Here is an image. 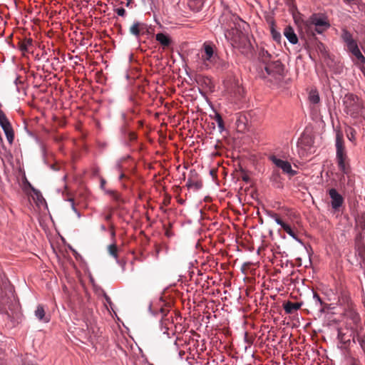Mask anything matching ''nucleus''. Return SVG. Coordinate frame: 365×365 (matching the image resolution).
Wrapping results in <instances>:
<instances>
[{"mask_svg": "<svg viewBox=\"0 0 365 365\" xmlns=\"http://www.w3.org/2000/svg\"><path fill=\"white\" fill-rule=\"evenodd\" d=\"M148 310H149V312H150L153 315H154V316L157 315V312H153V311L152 310V304H149Z\"/></svg>", "mask_w": 365, "mask_h": 365, "instance_id": "obj_51", "label": "nucleus"}, {"mask_svg": "<svg viewBox=\"0 0 365 365\" xmlns=\"http://www.w3.org/2000/svg\"><path fill=\"white\" fill-rule=\"evenodd\" d=\"M338 303L340 306L349 307L350 304V297L348 293L345 292H341L340 295L338 297Z\"/></svg>", "mask_w": 365, "mask_h": 365, "instance_id": "obj_19", "label": "nucleus"}, {"mask_svg": "<svg viewBox=\"0 0 365 365\" xmlns=\"http://www.w3.org/2000/svg\"><path fill=\"white\" fill-rule=\"evenodd\" d=\"M317 47L321 52H324L325 51L324 45L320 41L317 42Z\"/></svg>", "mask_w": 365, "mask_h": 365, "instance_id": "obj_40", "label": "nucleus"}, {"mask_svg": "<svg viewBox=\"0 0 365 365\" xmlns=\"http://www.w3.org/2000/svg\"><path fill=\"white\" fill-rule=\"evenodd\" d=\"M285 232L291 237H292L295 241H297V242H299L300 245H302V246L305 247V245L304 243L302 242V240L301 239H299L297 235L294 233V232L292 230V227H290V225L289 227H287V229L285 230Z\"/></svg>", "mask_w": 365, "mask_h": 365, "instance_id": "obj_25", "label": "nucleus"}, {"mask_svg": "<svg viewBox=\"0 0 365 365\" xmlns=\"http://www.w3.org/2000/svg\"><path fill=\"white\" fill-rule=\"evenodd\" d=\"M329 305L328 304L327 307L326 306H318L319 311L321 313H324L327 309H329Z\"/></svg>", "mask_w": 365, "mask_h": 365, "instance_id": "obj_44", "label": "nucleus"}, {"mask_svg": "<svg viewBox=\"0 0 365 365\" xmlns=\"http://www.w3.org/2000/svg\"><path fill=\"white\" fill-rule=\"evenodd\" d=\"M43 161L46 164V160L45 158V150H43Z\"/></svg>", "mask_w": 365, "mask_h": 365, "instance_id": "obj_59", "label": "nucleus"}, {"mask_svg": "<svg viewBox=\"0 0 365 365\" xmlns=\"http://www.w3.org/2000/svg\"><path fill=\"white\" fill-rule=\"evenodd\" d=\"M349 51L359 60L361 63L365 64V57L360 51L357 44L349 48Z\"/></svg>", "mask_w": 365, "mask_h": 365, "instance_id": "obj_17", "label": "nucleus"}, {"mask_svg": "<svg viewBox=\"0 0 365 365\" xmlns=\"http://www.w3.org/2000/svg\"><path fill=\"white\" fill-rule=\"evenodd\" d=\"M101 230L103 231V232H106V227L104 225H101Z\"/></svg>", "mask_w": 365, "mask_h": 365, "instance_id": "obj_57", "label": "nucleus"}, {"mask_svg": "<svg viewBox=\"0 0 365 365\" xmlns=\"http://www.w3.org/2000/svg\"><path fill=\"white\" fill-rule=\"evenodd\" d=\"M5 315L13 324H19L21 322L23 318L19 304L16 302H11V304L9 306V311L6 312Z\"/></svg>", "mask_w": 365, "mask_h": 365, "instance_id": "obj_6", "label": "nucleus"}, {"mask_svg": "<svg viewBox=\"0 0 365 365\" xmlns=\"http://www.w3.org/2000/svg\"><path fill=\"white\" fill-rule=\"evenodd\" d=\"M303 302H293L287 301L283 304V308L287 314H291L297 311L302 306Z\"/></svg>", "mask_w": 365, "mask_h": 365, "instance_id": "obj_11", "label": "nucleus"}, {"mask_svg": "<svg viewBox=\"0 0 365 365\" xmlns=\"http://www.w3.org/2000/svg\"><path fill=\"white\" fill-rule=\"evenodd\" d=\"M121 118H122V120L123 121L124 124H128L127 117H126V115L125 113H121Z\"/></svg>", "mask_w": 365, "mask_h": 365, "instance_id": "obj_48", "label": "nucleus"}, {"mask_svg": "<svg viewBox=\"0 0 365 365\" xmlns=\"http://www.w3.org/2000/svg\"><path fill=\"white\" fill-rule=\"evenodd\" d=\"M14 84L16 85V86H19V83H21V82L19 81V77L17 76L14 81Z\"/></svg>", "mask_w": 365, "mask_h": 365, "instance_id": "obj_52", "label": "nucleus"}, {"mask_svg": "<svg viewBox=\"0 0 365 365\" xmlns=\"http://www.w3.org/2000/svg\"><path fill=\"white\" fill-rule=\"evenodd\" d=\"M269 159L278 168L282 169L284 173L288 174L290 176H294L296 175L297 172L292 168V165L289 162L281 160L275 155H270Z\"/></svg>", "mask_w": 365, "mask_h": 365, "instance_id": "obj_7", "label": "nucleus"}, {"mask_svg": "<svg viewBox=\"0 0 365 365\" xmlns=\"http://www.w3.org/2000/svg\"><path fill=\"white\" fill-rule=\"evenodd\" d=\"M312 293H313V300L314 302V305L316 307H318V306L327 307L328 306V304L325 303L316 292L312 291Z\"/></svg>", "mask_w": 365, "mask_h": 365, "instance_id": "obj_24", "label": "nucleus"}, {"mask_svg": "<svg viewBox=\"0 0 365 365\" xmlns=\"http://www.w3.org/2000/svg\"><path fill=\"white\" fill-rule=\"evenodd\" d=\"M357 341L359 344V345L361 346V347L363 349H365V339H364L362 337H358L357 338Z\"/></svg>", "mask_w": 365, "mask_h": 365, "instance_id": "obj_39", "label": "nucleus"}, {"mask_svg": "<svg viewBox=\"0 0 365 365\" xmlns=\"http://www.w3.org/2000/svg\"><path fill=\"white\" fill-rule=\"evenodd\" d=\"M129 126L128 124H124L123 123V125L120 127V133L122 135V138L123 139L126 138V135H128V133L130 132L128 130V127Z\"/></svg>", "mask_w": 365, "mask_h": 365, "instance_id": "obj_30", "label": "nucleus"}, {"mask_svg": "<svg viewBox=\"0 0 365 365\" xmlns=\"http://www.w3.org/2000/svg\"><path fill=\"white\" fill-rule=\"evenodd\" d=\"M0 126L2 130L11 127V125L2 110H0Z\"/></svg>", "mask_w": 365, "mask_h": 365, "instance_id": "obj_20", "label": "nucleus"}, {"mask_svg": "<svg viewBox=\"0 0 365 365\" xmlns=\"http://www.w3.org/2000/svg\"><path fill=\"white\" fill-rule=\"evenodd\" d=\"M71 250L73 251L74 255L76 256V257H77V256H78V253L74 250V249H72L71 248Z\"/></svg>", "mask_w": 365, "mask_h": 365, "instance_id": "obj_58", "label": "nucleus"}, {"mask_svg": "<svg viewBox=\"0 0 365 365\" xmlns=\"http://www.w3.org/2000/svg\"><path fill=\"white\" fill-rule=\"evenodd\" d=\"M143 26L144 24L139 21H135L133 24L130 27L129 31L132 35L138 38L140 36V31L143 29Z\"/></svg>", "mask_w": 365, "mask_h": 365, "instance_id": "obj_16", "label": "nucleus"}, {"mask_svg": "<svg viewBox=\"0 0 365 365\" xmlns=\"http://www.w3.org/2000/svg\"><path fill=\"white\" fill-rule=\"evenodd\" d=\"M351 315L353 322L355 324H357L359 322V319H360L359 314L357 313H356L355 312H351Z\"/></svg>", "mask_w": 365, "mask_h": 365, "instance_id": "obj_36", "label": "nucleus"}, {"mask_svg": "<svg viewBox=\"0 0 365 365\" xmlns=\"http://www.w3.org/2000/svg\"><path fill=\"white\" fill-rule=\"evenodd\" d=\"M111 217H112V215L111 214H108V215H106L105 216V220L106 221H110L111 220Z\"/></svg>", "mask_w": 365, "mask_h": 365, "instance_id": "obj_53", "label": "nucleus"}, {"mask_svg": "<svg viewBox=\"0 0 365 365\" xmlns=\"http://www.w3.org/2000/svg\"><path fill=\"white\" fill-rule=\"evenodd\" d=\"M16 91L18 93H19L20 92V88H19V86H16Z\"/></svg>", "mask_w": 365, "mask_h": 365, "instance_id": "obj_63", "label": "nucleus"}, {"mask_svg": "<svg viewBox=\"0 0 365 365\" xmlns=\"http://www.w3.org/2000/svg\"><path fill=\"white\" fill-rule=\"evenodd\" d=\"M215 120L217 122L219 132L222 133L225 130L224 121L221 115L218 113H215Z\"/></svg>", "mask_w": 365, "mask_h": 365, "instance_id": "obj_21", "label": "nucleus"}, {"mask_svg": "<svg viewBox=\"0 0 365 365\" xmlns=\"http://www.w3.org/2000/svg\"><path fill=\"white\" fill-rule=\"evenodd\" d=\"M266 214L268 217H269L270 218L273 219L275 222L280 225L281 227L285 231L286 229H287V227H289V225L285 222H284L281 219H279L277 216V214L272 212V211H269V210H267L266 211Z\"/></svg>", "mask_w": 365, "mask_h": 365, "instance_id": "obj_18", "label": "nucleus"}, {"mask_svg": "<svg viewBox=\"0 0 365 365\" xmlns=\"http://www.w3.org/2000/svg\"><path fill=\"white\" fill-rule=\"evenodd\" d=\"M335 147L336 159L338 167L342 173H347L348 169L345 163L347 159V155L345 150L343 135L340 132H338L336 134Z\"/></svg>", "mask_w": 365, "mask_h": 365, "instance_id": "obj_4", "label": "nucleus"}, {"mask_svg": "<svg viewBox=\"0 0 365 365\" xmlns=\"http://www.w3.org/2000/svg\"><path fill=\"white\" fill-rule=\"evenodd\" d=\"M338 338L340 339L341 340L343 339V337L341 336V331L340 329L338 330Z\"/></svg>", "mask_w": 365, "mask_h": 365, "instance_id": "obj_56", "label": "nucleus"}, {"mask_svg": "<svg viewBox=\"0 0 365 365\" xmlns=\"http://www.w3.org/2000/svg\"><path fill=\"white\" fill-rule=\"evenodd\" d=\"M344 112L352 118H357L361 114L364 105L361 100L353 93H347L343 98Z\"/></svg>", "mask_w": 365, "mask_h": 365, "instance_id": "obj_3", "label": "nucleus"}, {"mask_svg": "<svg viewBox=\"0 0 365 365\" xmlns=\"http://www.w3.org/2000/svg\"><path fill=\"white\" fill-rule=\"evenodd\" d=\"M271 34H272V36L273 39L275 41L280 42L282 36L279 31H276L274 28H272L271 30Z\"/></svg>", "mask_w": 365, "mask_h": 365, "instance_id": "obj_31", "label": "nucleus"}, {"mask_svg": "<svg viewBox=\"0 0 365 365\" xmlns=\"http://www.w3.org/2000/svg\"><path fill=\"white\" fill-rule=\"evenodd\" d=\"M106 193L110 195H112L114 192V190H104Z\"/></svg>", "mask_w": 365, "mask_h": 365, "instance_id": "obj_54", "label": "nucleus"}, {"mask_svg": "<svg viewBox=\"0 0 365 365\" xmlns=\"http://www.w3.org/2000/svg\"><path fill=\"white\" fill-rule=\"evenodd\" d=\"M119 173V175H118V180H123V178H126L125 175L123 173V172H118Z\"/></svg>", "mask_w": 365, "mask_h": 365, "instance_id": "obj_50", "label": "nucleus"}, {"mask_svg": "<svg viewBox=\"0 0 365 365\" xmlns=\"http://www.w3.org/2000/svg\"><path fill=\"white\" fill-rule=\"evenodd\" d=\"M104 298H105L106 302L111 307L113 304L111 299L106 293H104Z\"/></svg>", "mask_w": 365, "mask_h": 365, "instance_id": "obj_47", "label": "nucleus"}, {"mask_svg": "<svg viewBox=\"0 0 365 365\" xmlns=\"http://www.w3.org/2000/svg\"><path fill=\"white\" fill-rule=\"evenodd\" d=\"M48 166H49V168H50L51 170H54V171L58 170V169L56 168V167L55 166V165H49Z\"/></svg>", "mask_w": 365, "mask_h": 365, "instance_id": "obj_55", "label": "nucleus"}, {"mask_svg": "<svg viewBox=\"0 0 365 365\" xmlns=\"http://www.w3.org/2000/svg\"><path fill=\"white\" fill-rule=\"evenodd\" d=\"M32 45V40L27 39L23 42H21L19 45V48L22 51H27L29 49V46Z\"/></svg>", "mask_w": 365, "mask_h": 365, "instance_id": "obj_29", "label": "nucleus"}, {"mask_svg": "<svg viewBox=\"0 0 365 365\" xmlns=\"http://www.w3.org/2000/svg\"><path fill=\"white\" fill-rule=\"evenodd\" d=\"M347 138L350 141H353L355 139L354 131L351 130L349 133H347Z\"/></svg>", "mask_w": 365, "mask_h": 365, "instance_id": "obj_41", "label": "nucleus"}, {"mask_svg": "<svg viewBox=\"0 0 365 365\" xmlns=\"http://www.w3.org/2000/svg\"><path fill=\"white\" fill-rule=\"evenodd\" d=\"M158 312L162 314L161 322L162 320L167 316L168 310L165 308L160 307Z\"/></svg>", "mask_w": 365, "mask_h": 365, "instance_id": "obj_37", "label": "nucleus"}, {"mask_svg": "<svg viewBox=\"0 0 365 365\" xmlns=\"http://www.w3.org/2000/svg\"><path fill=\"white\" fill-rule=\"evenodd\" d=\"M35 317L41 322L47 323L49 322V318L46 316L45 310L41 304H38L34 312Z\"/></svg>", "mask_w": 365, "mask_h": 365, "instance_id": "obj_14", "label": "nucleus"}, {"mask_svg": "<svg viewBox=\"0 0 365 365\" xmlns=\"http://www.w3.org/2000/svg\"><path fill=\"white\" fill-rule=\"evenodd\" d=\"M75 213L77 215V216H78V218H80V217H81V213H80V212H79L78 210H77V212H75Z\"/></svg>", "mask_w": 365, "mask_h": 365, "instance_id": "obj_60", "label": "nucleus"}, {"mask_svg": "<svg viewBox=\"0 0 365 365\" xmlns=\"http://www.w3.org/2000/svg\"><path fill=\"white\" fill-rule=\"evenodd\" d=\"M125 78L127 79H129V78H130L129 74L128 73V72L125 73Z\"/></svg>", "mask_w": 365, "mask_h": 365, "instance_id": "obj_64", "label": "nucleus"}, {"mask_svg": "<svg viewBox=\"0 0 365 365\" xmlns=\"http://www.w3.org/2000/svg\"><path fill=\"white\" fill-rule=\"evenodd\" d=\"M309 29L312 31V26H324L325 28H329L330 24L326 19L325 17H320L317 14H312L309 20Z\"/></svg>", "mask_w": 365, "mask_h": 365, "instance_id": "obj_10", "label": "nucleus"}, {"mask_svg": "<svg viewBox=\"0 0 365 365\" xmlns=\"http://www.w3.org/2000/svg\"><path fill=\"white\" fill-rule=\"evenodd\" d=\"M114 11L120 16H124L125 14V10L123 7H118L114 9Z\"/></svg>", "mask_w": 365, "mask_h": 365, "instance_id": "obj_34", "label": "nucleus"}, {"mask_svg": "<svg viewBox=\"0 0 365 365\" xmlns=\"http://www.w3.org/2000/svg\"><path fill=\"white\" fill-rule=\"evenodd\" d=\"M108 251L109 254L116 259V262L121 264L120 261L118 259V248L115 244H111L108 247Z\"/></svg>", "mask_w": 365, "mask_h": 365, "instance_id": "obj_22", "label": "nucleus"}, {"mask_svg": "<svg viewBox=\"0 0 365 365\" xmlns=\"http://www.w3.org/2000/svg\"><path fill=\"white\" fill-rule=\"evenodd\" d=\"M284 35L290 43L294 45L298 43V37L291 26H287L284 29Z\"/></svg>", "mask_w": 365, "mask_h": 365, "instance_id": "obj_13", "label": "nucleus"}, {"mask_svg": "<svg viewBox=\"0 0 365 365\" xmlns=\"http://www.w3.org/2000/svg\"><path fill=\"white\" fill-rule=\"evenodd\" d=\"M155 39L164 47L168 46L171 43L169 36L164 33H158L155 35Z\"/></svg>", "mask_w": 365, "mask_h": 365, "instance_id": "obj_15", "label": "nucleus"}, {"mask_svg": "<svg viewBox=\"0 0 365 365\" xmlns=\"http://www.w3.org/2000/svg\"><path fill=\"white\" fill-rule=\"evenodd\" d=\"M219 22L225 38L227 41L230 40L237 43V47L242 55L247 58L252 57L254 53V47L250 38L242 34L240 36L238 42H237L235 37V34L238 32L237 26L240 27V24H245V22L238 16H222L219 19Z\"/></svg>", "mask_w": 365, "mask_h": 365, "instance_id": "obj_1", "label": "nucleus"}, {"mask_svg": "<svg viewBox=\"0 0 365 365\" xmlns=\"http://www.w3.org/2000/svg\"><path fill=\"white\" fill-rule=\"evenodd\" d=\"M258 58L264 65V69L259 72V77L267 78L271 77L274 79L276 83L282 80L285 74L284 65L281 61L269 53L264 48H259L258 50Z\"/></svg>", "mask_w": 365, "mask_h": 365, "instance_id": "obj_2", "label": "nucleus"}, {"mask_svg": "<svg viewBox=\"0 0 365 365\" xmlns=\"http://www.w3.org/2000/svg\"><path fill=\"white\" fill-rule=\"evenodd\" d=\"M108 146V143L106 142H99L98 147L100 149L103 150Z\"/></svg>", "mask_w": 365, "mask_h": 365, "instance_id": "obj_45", "label": "nucleus"}, {"mask_svg": "<svg viewBox=\"0 0 365 365\" xmlns=\"http://www.w3.org/2000/svg\"><path fill=\"white\" fill-rule=\"evenodd\" d=\"M242 180L245 182H249L250 181V178L249 177L248 175L247 174H244L242 176Z\"/></svg>", "mask_w": 365, "mask_h": 365, "instance_id": "obj_46", "label": "nucleus"}, {"mask_svg": "<svg viewBox=\"0 0 365 365\" xmlns=\"http://www.w3.org/2000/svg\"><path fill=\"white\" fill-rule=\"evenodd\" d=\"M2 291H0V314L4 309V299L1 297Z\"/></svg>", "mask_w": 365, "mask_h": 365, "instance_id": "obj_42", "label": "nucleus"}, {"mask_svg": "<svg viewBox=\"0 0 365 365\" xmlns=\"http://www.w3.org/2000/svg\"><path fill=\"white\" fill-rule=\"evenodd\" d=\"M341 38L346 43L348 49L357 44L353 38L351 34L346 29L342 30Z\"/></svg>", "mask_w": 365, "mask_h": 365, "instance_id": "obj_12", "label": "nucleus"}, {"mask_svg": "<svg viewBox=\"0 0 365 365\" xmlns=\"http://www.w3.org/2000/svg\"><path fill=\"white\" fill-rule=\"evenodd\" d=\"M309 99L310 102L313 104H317L318 103H319L320 101L319 96L316 91H312L310 92Z\"/></svg>", "mask_w": 365, "mask_h": 365, "instance_id": "obj_27", "label": "nucleus"}, {"mask_svg": "<svg viewBox=\"0 0 365 365\" xmlns=\"http://www.w3.org/2000/svg\"><path fill=\"white\" fill-rule=\"evenodd\" d=\"M328 193L331 198V208L334 211H339L344 201L343 196L335 188L329 189Z\"/></svg>", "mask_w": 365, "mask_h": 365, "instance_id": "obj_8", "label": "nucleus"}, {"mask_svg": "<svg viewBox=\"0 0 365 365\" xmlns=\"http://www.w3.org/2000/svg\"><path fill=\"white\" fill-rule=\"evenodd\" d=\"M68 200L71 202V209H72L75 212H77V209H76V206H75V202H74L73 199H72V198H69Z\"/></svg>", "mask_w": 365, "mask_h": 365, "instance_id": "obj_43", "label": "nucleus"}, {"mask_svg": "<svg viewBox=\"0 0 365 365\" xmlns=\"http://www.w3.org/2000/svg\"><path fill=\"white\" fill-rule=\"evenodd\" d=\"M197 177V173L195 170H191L189 173L186 186L188 189H192L194 191L200 190L202 187L201 180H195Z\"/></svg>", "mask_w": 365, "mask_h": 365, "instance_id": "obj_9", "label": "nucleus"}, {"mask_svg": "<svg viewBox=\"0 0 365 365\" xmlns=\"http://www.w3.org/2000/svg\"><path fill=\"white\" fill-rule=\"evenodd\" d=\"M110 196L115 202H120L121 200L120 195L115 191H114L113 194Z\"/></svg>", "mask_w": 365, "mask_h": 365, "instance_id": "obj_38", "label": "nucleus"}, {"mask_svg": "<svg viewBox=\"0 0 365 365\" xmlns=\"http://www.w3.org/2000/svg\"><path fill=\"white\" fill-rule=\"evenodd\" d=\"M132 0H127L126 6H128Z\"/></svg>", "mask_w": 365, "mask_h": 365, "instance_id": "obj_62", "label": "nucleus"}, {"mask_svg": "<svg viewBox=\"0 0 365 365\" xmlns=\"http://www.w3.org/2000/svg\"><path fill=\"white\" fill-rule=\"evenodd\" d=\"M4 133L6 135V140L9 144H12L14 139V132L12 128V126L9 128L4 130Z\"/></svg>", "mask_w": 365, "mask_h": 365, "instance_id": "obj_23", "label": "nucleus"}, {"mask_svg": "<svg viewBox=\"0 0 365 365\" xmlns=\"http://www.w3.org/2000/svg\"><path fill=\"white\" fill-rule=\"evenodd\" d=\"M130 156L128 155L127 157H123L120 159H118L115 165H114V170L116 172H122L123 171V166H122V162L125 160L126 158H129Z\"/></svg>", "mask_w": 365, "mask_h": 365, "instance_id": "obj_28", "label": "nucleus"}, {"mask_svg": "<svg viewBox=\"0 0 365 365\" xmlns=\"http://www.w3.org/2000/svg\"><path fill=\"white\" fill-rule=\"evenodd\" d=\"M189 264H190V267H189L190 268L191 267H193V266H194V262H190Z\"/></svg>", "mask_w": 365, "mask_h": 365, "instance_id": "obj_61", "label": "nucleus"}, {"mask_svg": "<svg viewBox=\"0 0 365 365\" xmlns=\"http://www.w3.org/2000/svg\"><path fill=\"white\" fill-rule=\"evenodd\" d=\"M106 183V181L105 180V179L103 178H101V185H100V187L102 190H105V185Z\"/></svg>", "mask_w": 365, "mask_h": 365, "instance_id": "obj_49", "label": "nucleus"}, {"mask_svg": "<svg viewBox=\"0 0 365 365\" xmlns=\"http://www.w3.org/2000/svg\"><path fill=\"white\" fill-rule=\"evenodd\" d=\"M329 28H325L324 26H314V31L319 34H323L324 31L327 30Z\"/></svg>", "mask_w": 365, "mask_h": 365, "instance_id": "obj_35", "label": "nucleus"}, {"mask_svg": "<svg viewBox=\"0 0 365 365\" xmlns=\"http://www.w3.org/2000/svg\"><path fill=\"white\" fill-rule=\"evenodd\" d=\"M241 92L242 88L239 86H237L233 91H230V93L234 96L237 97L238 96H241Z\"/></svg>", "mask_w": 365, "mask_h": 365, "instance_id": "obj_33", "label": "nucleus"}, {"mask_svg": "<svg viewBox=\"0 0 365 365\" xmlns=\"http://www.w3.org/2000/svg\"><path fill=\"white\" fill-rule=\"evenodd\" d=\"M204 54L202 55V60L205 66L208 67L209 64H214L218 59L217 53L214 51V46L207 42L203 44Z\"/></svg>", "mask_w": 365, "mask_h": 365, "instance_id": "obj_5", "label": "nucleus"}, {"mask_svg": "<svg viewBox=\"0 0 365 365\" xmlns=\"http://www.w3.org/2000/svg\"><path fill=\"white\" fill-rule=\"evenodd\" d=\"M244 341L247 344L245 346V349L247 350V348L250 347L252 344V341L248 338L247 332H245Z\"/></svg>", "mask_w": 365, "mask_h": 365, "instance_id": "obj_32", "label": "nucleus"}, {"mask_svg": "<svg viewBox=\"0 0 365 365\" xmlns=\"http://www.w3.org/2000/svg\"><path fill=\"white\" fill-rule=\"evenodd\" d=\"M126 137L128 138V140H127L125 139V138H123V139H122V143H123L125 146H126V147H127V146H129V142H128V141H134V140H136V138H137V135H136V134H135V133H133V132H131V131H130V132L128 133V135H126Z\"/></svg>", "mask_w": 365, "mask_h": 365, "instance_id": "obj_26", "label": "nucleus"}]
</instances>
